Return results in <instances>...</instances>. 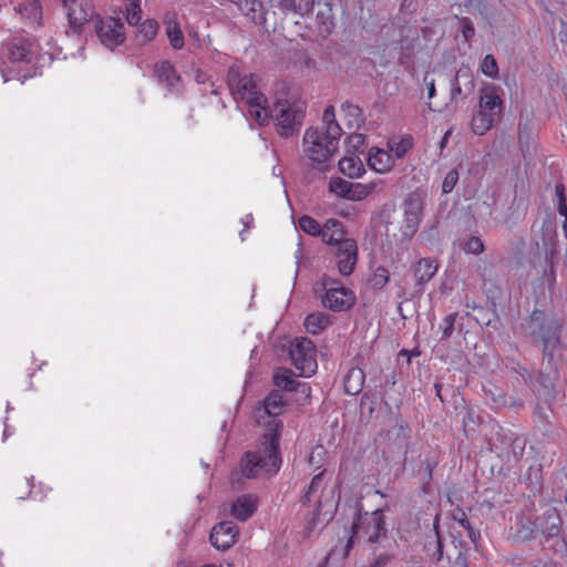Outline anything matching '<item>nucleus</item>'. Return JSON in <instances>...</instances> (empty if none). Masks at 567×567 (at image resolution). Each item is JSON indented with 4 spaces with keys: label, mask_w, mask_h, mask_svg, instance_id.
I'll list each match as a JSON object with an SVG mask.
<instances>
[{
    "label": "nucleus",
    "mask_w": 567,
    "mask_h": 567,
    "mask_svg": "<svg viewBox=\"0 0 567 567\" xmlns=\"http://www.w3.org/2000/svg\"><path fill=\"white\" fill-rule=\"evenodd\" d=\"M282 422L272 419L268 423L267 432L261 436L260 447L256 452H247L241 458V473L247 478H255L260 473L276 474L281 465L279 449Z\"/></svg>",
    "instance_id": "1"
},
{
    "label": "nucleus",
    "mask_w": 567,
    "mask_h": 567,
    "mask_svg": "<svg viewBox=\"0 0 567 567\" xmlns=\"http://www.w3.org/2000/svg\"><path fill=\"white\" fill-rule=\"evenodd\" d=\"M519 332L533 344H540L544 359L553 368L556 350L561 342V324L540 309H534L519 324Z\"/></svg>",
    "instance_id": "2"
},
{
    "label": "nucleus",
    "mask_w": 567,
    "mask_h": 567,
    "mask_svg": "<svg viewBox=\"0 0 567 567\" xmlns=\"http://www.w3.org/2000/svg\"><path fill=\"white\" fill-rule=\"evenodd\" d=\"M351 530L352 535L349 537L344 546L342 555L343 558L349 556L354 545L353 537L359 533H362V535L365 537L368 548L381 546L384 544H390L393 546V543L396 542L389 535L383 508H378L372 513H362L361 509H358L351 526Z\"/></svg>",
    "instance_id": "3"
},
{
    "label": "nucleus",
    "mask_w": 567,
    "mask_h": 567,
    "mask_svg": "<svg viewBox=\"0 0 567 567\" xmlns=\"http://www.w3.org/2000/svg\"><path fill=\"white\" fill-rule=\"evenodd\" d=\"M339 140V136L332 137L327 131L311 126L305 132L302 153L313 167L326 171L328 162L338 151Z\"/></svg>",
    "instance_id": "4"
},
{
    "label": "nucleus",
    "mask_w": 567,
    "mask_h": 567,
    "mask_svg": "<svg viewBox=\"0 0 567 567\" xmlns=\"http://www.w3.org/2000/svg\"><path fill=\"white\" fill-rule=\"evenodd\" d=\"M502 89L495 84H485L480 91L478 111L472 118V130L477 135L485 134L501 120L504 101Z\"/></svg>",
    "instance_id": "5"
},
{
    "label": "nucleus",
    "mask_w": 567,
    "mask_h": 567,
    "mask_svg": "<svg viewBox=\"0 0 567 567\" xmlns=\"http://www.w3.org/2000/svg\"><path fill=\"white\" fill-rule=\"evenodd\" d=\"M323 241L337 246L336 256L340 274L343 276L352 274L358 260V246L354 239L344 238L343 224L340 220H327Z\"/></svg>",
    "instance_id": "6"
},
{
    "label": "nucleus",
    "mask_w": 567,
    "mask_h": 567,
    "mask_svg": "<svg viewBox=\"0 0 567 567\" xmlns=\"http://www.w3.org/2000/svg\"><path fill=\"white\" fill-rule=\"evenodd\" d=\"M272 117L276 121L278 133L284 137H289L299 131L303 117L305 106L302 103H289L288 101H277L274 106Z\"/></svg>",
    "instance_id": "7"
},
{
    "label": "nucleus",
    "mask_w": 567,
    "mask_h": 567,
    "mask_svg": "<svg viewBox=\"0 0 567 567\" xmlns=\"http://www.w3.org/2000/svg\"><path fill=\"white\" fill-rule=\"evenodd\" d=\"M289 357L295 368L300 371V375L309 378L316 373L318 368L317 351L310 339L306 337L296 338L290 343Z\"/></svg>",
    "instance_id": "8"
},
{
    "label": "nucleus",
    "mask_w": 567,
    "mask_h": 567,
    "mask_svg": "<svg viewBox=\"0 0 567 567\" xmlns=\"http://www.w3.org/2000/svg\"><path fill=\"white\" fill-rule=\"evenodd\" d=\"M65 14L68 19L66 34L81 35L89 23H94L100 13L95 9L92 0H75L72 4L66 7Z\"/></svg>",
    "instance_id": "9"
},
{
    "label": "nucleus",
    "mask_w": 567,
    "mask_h": 567,
    "mask_svg": "<svg viewBox=\"0 0 567 567\" xmlns=\"http://www.w3.org/2000/svg\"><path fill=\"white\" fill-rule=\"evenodd\" d=\"M93 32L100 43L110 50L122 45L126 39L124 22L115 17L100 14L93 23Z\"/></svg>",
    "instance_id": "10"
},
{
    "label": "nucleus",
    "mask_w": 567,
    "mask_h": 567,
    "mask_svg": "<svg viewBox=\"0 0 567 567\" xmlns=\"http://www.w3.org/2000/svg\"><path fill=\"white\" fill-rule=\"evenodd\" d=\"M326 293L322 303L326 308L341 312L350 309L355 303V296L352 290L341 286L334 279H327L323 282Z\"/></svg>",
    "instance_id": "11"
},
{
    "label": "nucleus",
    "mask_w": 567,
    "mask_h": 567,
    "mask_svg": "<svg viewBox=\"0 0 567 567\" xmlns=\"http://www.w3.org/2000/svg\"><path fill=\"white\" fill-rule=\"evenodd\" d=\"M322 478H323V473H319V474L315 475L312 477L311 483L308 486L307 491L300 498V503L302 506H309L311 504H313V506H315L312 516H311V518L308 519L306 527H305L307 534H311L316 529L318 522H319V516H320V512H321V507H322V501H321V494L323 491Z\"/></svg>",
    "instance_id": "12"
},
{
    "label": "nucleus",
    "mask_w": 567,
    "mask_h": 567,
    "mask_svg": "<svg viewBox=\"0 0 567 567\" xmlns=\"http://www.w3.org/2000/svg\"><path fill=\"white\" fill-rule=\"evenodd\" d=\"M422 214V202L417 196H410L404 203V225L401 226L402 236L412 238L416 233Z\"/></svg>",
    "instance_id": "13"
},
{
    "label": "nucleus",
    "mask_w": 567,
    "mask_h": 567,
    "mask_svg": "<svg viewBox=\"0 0 567 567\" xmlns=\"http://www.w3.org/2000/svg\"><path fill=\"white\" fill-rule=\"evenodd\" d=\"M238 527L233 522H220L213 527L209 540L219 550L229 549L237 539Z\"/></svg>",
    "instance_id": "14"
},
{
    "label": "nucleus",
    "mask_w": 567,
    "mask_h": 567,
    "mask_svg": "<svg viewBox=\"0 0 567 567\" xmlns=\"http://www.w3.org/2000/svg\"><path fill=\"white\" fill-rule=\"evenodd\" d=\"M371 557L367 567H395L399 561V545L396 542L393 546L384 544L369 548Z\"/></svg>",
    "instance_id": "15"
},
{
    "label": "nucleus",
    "mask_w": 567,
    "mask_h": 567,
    "mask_svg": "<svg viewBox=\"0 0 567 567\" xmlns=\"http://www.w3.org/2000/svg\"><path fill=\"white\" fill-rule=\"evenodd\" d=\"M551 410L537 403L533 413L535 429L547 440L555 441L558 435V429L550 421Z\"/></svg>",
    "instance_id": "16"
},
{
    "label": "nucleus",
    "mask_w": 567,
    "mask_h": 567,
    "mask_svg": "<svg viewBox=\"0 0 567 567\" xmlns=\"http://www.w3.org/2000/svg\"><path fill=\"white\" fill-rule=\"evenodd\" d=\"M475 87L474 79L468 68H460L451 81V102L458 96L466 99Z\"/></svg>",
    "instance_id": "17"
},
{
    "label": "nucleus",
    "mask_w": 567,
    "mask_h": 567,
    "mask_svg": "<svg viewBox=\"0 0 567 567\" xmlns=\"http://www.w3.org/2000/svg\"><path fill=\"white\" fill-rule=\"evenodd\" d=\"M234 3L238 10L256 25L265 27L266 10L261 0H228Z\"/></svg>",
    "instance_id": "18"
},
{
    "label": "nucleus",
    "mask_w": 567,
    "mask_h": 567,
    "mask_svg": "<svg viewBox=\"0 0 567 567\" xmlns=\"http://www.w3.org/2000/svg\"><path fill=\"white\" fill-rule=\"evenodd\" d=\"M536 529L546 537H555L560 533L561 518L557 509L549 508L535 522Z\"/></svg>",
    "instance_id": "19"
},
{
    "label": "nucleus",
    "mask_w": 567,
    "mask_h": 567,
    "mask_svg": "<svg viewBox=\"0 0 567 567\" xmlns=\"http://www.w3.org/2000/svg\"><path fill=\"white\" fill-rule=\"evenodd\" d=\"M33 44L23 38L12 39L7 43L9 59L12 62L30 63L33 59Z\"/></svg>",
    "instance_id": "20"
},
{
    "label": "nucleus",
    "mask_w": 567,
    "mask_h": 567,
    "mask_svg": "<svg viewBox=\"0 0 567 567\" xmlns=\"http://www.w3.org/2000/svg\"><path fill=\"white\" fill-rule=\"evenodd\" d=\"M536 246L544 254L545 260L558 258L557 233L550 225L542 227L540 241L537 240Z\"/></svg>",
    "instance_id": "21"
},
{
    "label": "nucleus",
    "mask_w": 567,
    "mask_h": 567,
    "mask_svg": "<svg viewBox=\"0 0 567 567\" xmlns=\"http://www.w3.org/2000/svg\"><path fill=\"white\" fill-rule=\"evenodd\" d=\"M437 269V264L430 258H422L417 261L413 270L416 293H423L425 284L435 276Z\"/></svg>",
    "instance_id": "22"
},
{
    "label": "nucleus",
    "mask_w": 567,
    "mask_h": 567,
    "mask_svg": "<svg viewBox=\"0 0 567 567\" xmlns=\"http://www.w3.org/2000/svg\"><path fill=\"white\" fill-rule=\"evenodd\" d=\"M257 497L251 494L239 496L231 505V515L241 520H247L257 509Z\"/></svg>",
    "instance_id": "23"
},
{
    "label": "nucleus",
    "mask_w": 567,
    "mask_h": 567,
    "mask_svg": "<svg viewBox=\"0 0 567 567\" xmlns=\"http://www.w3.org/2000/svg\"><path fill=\"white\" fill-rule=\"evenodd\" d=\"M155 75L158 82L165 84L166 87L172 92H178V83L181 76L175 71L174 66L168 61H162L157 63L154 69Z\"/></svg>",
    "instance_id": "24"
},
{
    "label": "nucleus",
    "mask_w": 567,
    "mask_h": 567,
    "mask_svg": "<svg viewBox=\"0 0 567 567\" xmlns=\"http://www.w3.org/2000/svg\"><path fill=\"white\" fill-rule=\"evenodd\" d=\"M246 103L248 105L249 116L254 121L261 126L269 123V118L272 117L274 110L269 111L266 106L267 97L265 95L252 97V100Z\"/></svg>",
    "instance_id": "25"
},
{
    "label": "nucleus",
    "mask_w": 567,
    "mask_h": 567,
    "mask_svg": "<svg viewBox=\"0 0 567 567\" xmlns=\"http://www.w3.org/2000/svg\"><path fill=\"white\" fill-rule=\"evenodd\" d=\"M368 163L377 172L390 171L393 166L392 154L384 150L371 148L369 152Z\"/></svg>",
    "instance_id": "26"
},
{
    "label": "nucleus",
    "mask_w": 567,
    "mask_h": 567,
    "mask_svg": "<svg viewBox=\"0 0 567 567\" xmlns=\"http://www.w3.org/2000/svg\"><path fill=\"white\" fill-rule=\"evenodd\" d=\"M287 401L279 390H272L264 400L265 413L269 416H278L282 413Z\"/></svg>",
    "instance_id": "27"
},
{
    "label": "nucleus",
    "mask_w": 567,
    "mask_h": 567,
    "mask_svg": "<svg viewBox=\"0 0 567 567\" xmlns=\"http://www.w3.org/2000/svg\"><path fill=\"white\" fill-rule=\"evenodd\" d=\"M258 95H264L261 92H258L256 90V82L254 81L252 75L249 76H243L241 83L236 89L234 99L236 101L241 100L245 102H249L252 100V97H256Z\"/></svg>",
    "instance_id": "28"
},
{
    "label": "nucleus",
    "mask_w": 567,
    "mask_h": 567,
    "mask_svg": "<svg viewBox=\"0 0 567 567\" xmlns=\"http://www.w3.org/2000/svg\"><path fill=\"white\" fill-rule=\"evenodd\" d=\"M331 324V318L324 312H315L305 320L306 330L311 334H318Z\"/></svg>",
    "instance_id": "29"
},
{
    "label": "nucleus",
    "mask_w": 567,
    "mask_h": 567,
    "mask_svg": "<svg viewBox=\"0 0 567 567\" xmlns=\"http://www.w3.org/2000/svg\"><path fill=\"white\" fill-rule=\"evenodd\" d=\"M17 11L22 18L30 21V23L40 25L42 19V8L38 0H30L17 8Z\"/></svg>",
    "instance_id": "30"
},
{
    "label": "nucleus",
    "mask_w": 567,
    "mask_h": 567,
    "mask_svg": "<svg viewBox=\"0 0 567 567\" xmlns=\"http://www.w3.org/2000/svg\"><path fill=\"white\" fill-rule=\"evenodd\" d=\"M274 384L280 390L291 392L297 383L296 374L288 368H278L272 377Z\"/></svg>",
    "instance_id": "31"
},
{
    "label": "nucleus",
    "mask_w": 567,
    "mask_h": 567,
    "mask_svg": "<svg viewBox=\"0 0 567 567\" xmlns=\"http://www.w3.org/2000/svg\"><path fill=\"white\" fill-rule=\"evenodd\" d=\"M339 169L350 178H358L364 173V166L359 157H343L339 161Z\"/></svg>",
    "instance_id": "32"
},
{
    "label": "nucleus",
    "mask_w": 567,
    "mask_h": 567,
    "mask_svg": "<svg viewBox=\"0 0 567 567\" xmlns=\"http://www.w3.org/2000/svg\"><path fill=\"white\" fill-rule=\"evenodd\" d=\"M164 23H165L166 34L169 39L171 45L175 50L182 49L184 45V37H183V33H182L178 22L175 19L169 18V19H165Z\"/></svg>",
    "instance_id": "33"
},
{
    "label": "nucleus",
    "mask_w": 567,
    "mask_h": 567,
    "mask_svg": "<svg viewBox=\"0 0 567 567\" xmlns=\"http://www.w3.org/2000/svg\"><path fill=\"white\" fill-rule=\"evenodd\" d=\"M388 145L392 157L394 156L395 158L401 159L413 147V138L411 135H405L400 140L392 138Z\"/></svg>",
    "instance_id": "34"
},
{
    "label": "nucleus",
    "mask_w": 567,
    "mask_h": 567,
    "mask_svg": "<svg viewBox=\"0 0 567 567\" xmlns=\"http://www.w3.org/2000/svg\"><path fill=\"white\" fill-rule=\"evenodd\" d=\"M322 123L323 126L321 130L327 131L329 134H332V137H341L342 130L339 123L336 121L334 107L332 105L326 107L322 115Z\"/></svg>",
    "instance_id": "35"
},
{
    "label": "nucleus",
    "mask_w": 567,
    "mask_h": 567,
    "mask_svg": "<svg viewBox=\"0 0 567 567\" xmlns=\"http://www.w3.org/2000/svg\"><path fill=\"white\" fill-rule=\"evenodd\" d=\"M363 372L360 369L351 370L344 378V389L349 394H357L361 390Z\"/></svg>",
    "instance_id": "36"
},
{
    "label": "nucleus",
    "mask_w": 567,
    "mask_h": 567,
    "mask_svg": "<svg viewBox=\"0 0 567 567\" xmlns=\"http://www.w3.org/2000/svg\"><path fill=\"white\" fill-rule=\"evenodd\" d=\"M298 225L300 229L309 235H320L323 238V231L326 225L321 228L319 223L308 215H303L299 218Z\"/></svg>",
    "instance_id": "37"
},
{
    "label": "nucleus",
    "mask_w": 567,
    "mask_h": 567,
    "mask_svg": "<svg viewBox=\"0 0 567 567\" xmlns=\"http://www.w3.org/2000/svg\"><path fill=\"white\" fill-rule=\"evenodd\" d=\"M556 371L545 372L540 371L536 379V383L540 386L544 395H551L555 389Z\"/></svg>",
    "instance_id": "38"
},
{
    "label": "nucleus",
    "mask_w": 567,
    "mask_h": 567,
    "mask_svg": "<svg viewBox=\"0 0 567 567\" xmlns=\"http://www.w3.org/2000/svg\"><path fill=\"white\" fill-rule=\"evenodd\" d=\"M141 0H128L125 8V19L128 24L137 25L142 19Z\"/></svg>",
    "instance_id": "39"
},
{
    "label": "nucleus",
    "mask_w": 567,
    "mask_h": 567,
    "mask_svg": "<svg viewBox=\"0 0 567 567\" xmlns=\"http://www.w3.org/2000/svg\"><path fill=\"white\" fill-rule=\"evenodd\" d=\"M158 30V23L155 20H146L140 24L138 39L141 43H146L154 39Z\"/></svg>",
    "instance_id": "40"
},
{
    "label": "nucleus",
    "mask_w": 567,
    "mask_h": 567,
    "mask_svg": "<svg viewBox=\"0 0 567 567\" xmlns=\"http://www.w3.org/2000/svg\"><path fill=\"white\" fill-rule=\"evenodd\" d=\"M395 430H396V440L393 443V445L396 449L398 453H402L405 456L408 453L409 439H410L406 425L401 423L396 426Z\"/></svg>",
    "instance_id": "41"
},
{
    "label": "nucleus",
    "mask_w": 567,
    "mask_h": 567,
    "mask_svg": "<svg viewBox=\"0 0 567 567\" xmlns=\"http://www.w3.org/2000/svg\"><path fill=\"white\" fill-rule=\"evenodd\" d=\"M350 187L351 182L344 181L340 177L331 178L329 183L330 192L347 199L349 198Z\"/></svg>",
    "instance_id": "42"
},
{
    "label": "nucleus",
    "mask_w": 567,
    "mask_h": 567,
    "mask_svg": "<svg viewBox=\"0 0 567 567\" xmlns=\"http://www.w3.org/2000/svg\"><path fill=\"white\" fill-rule=\"evenodd\" d=\"M389 271L386 268L380 266L374 270L369 282L373 289H382L389 281Z\"/></svg>",
    "instance_id": "43"
},
{
    "label": "nucleus",
    "mask_w": 567,
    "mask_h": 567,
    "mask_svg": "<svg viewBox=\"0 0 567 567\" xmlns=\"http://www.w3.org/2000/svg\"><path fill=\"white\" fill-rule=\"evenodd\" d=\"M482 72L489 78H497L498 65L496 59L492 54L485 55L481 64Z\"/></svg>",
    "instance_id": "44"
},
{
    "label": "nucleus",
    "mask_w": 567,
    "mask_h": 567,
    "mask_svg": "<svg viewBox=\"0 0 567 567\" xmlns=\"http://www.w3.org/2000/svg\"><path fill=\"white\" fill-rule=\"evenodd\" d=\"M467 254L478 255L484 250V244L480 237L472 236L461 245Z\"/></svg>",
    "instance_id": "45"
},
{
    "label": "nucleus",
    "mask_w": 567,
    "mask_h": 567,
    "mask_svg": "<svg viewBox=\"0 0 567 567\" xmlns=\"http://www.w3.org/2000/svg\"><path fill=\"white\" fill-rule=\"evenodd\" d=\"M341 110L346 112L348 117L354 120L355 122L363 121V111L360 106L347 101L341 104Z\"/></svg>",
    "instance_id": "46"
},
{
    "label": "nucleus",
    "mask_w": 567,
    "mask_h": 567,
    "mask_svg": "<svg viewBox=\"0 0 567 567\" xmlns=\"http://www.w3.org/2000/svg\"><path fill=\"white\" fill-rule=\"evenodd\" d=\"M458 177H460V176H458V172H457V169H455V168H454V169H451V171L446 174V176H445V178H444V181H443V184H442V192H443L444 194H449V193H451V192L453 190V188L455 187V185L457 184V182H458Z\"/></svg>",
    "instance_id": "47"
},
{
    "label": "nucleus",
    "mask_w": 567,
    "mask_h": 567,
    "mask_svg": "<svg viewBox=\"0 0 567 567\" xmlns=\"http://www.w3.org/2000/svg\"><path fill=\"white\" fill-rule=\"evenodd\" d=\"M369 194V190L365 186L359 183H351L349 198L350 200H361L365 198Z\"/></svg>",
    "instance_id": "48"
},
{
    "label": "nucleus",
    "mask_w": 567,
    "mask_h": 567,
    "mask_svg": "<svg viewBox=\"0 0 567 567\" xmlns=\"http://www.w3.org/2000/svg\"><path fill=\"white\" fill-rule=\"evenodd\" d=\"M456 317H457V313H450L449 316H446L443 319V334H442L441 340H446L452 336V333L454 331V323H455Z\"/></svg>",
    "instance_id": "49"
},
{
    "label": "nucleus",
    "mask_w": 567,
    "mask_h": 567,
    "mask_svg": "<svg viewBox=\"0 0 567 567\" xmlns=\"http://www.w3.org/2000/svg\"><path fill=\"white\" fill-rule=\"evenodd\" d=\"M243 78L240 76L238 70L236 69H229L227 73V84L231 92V94H235L236 89L241 83Z\"/></svg>",
    "instance_id": "50"
},
{
    "label": "nucleus",
    "mask_w": 567,
    "mask_h": 567,
    "mask_svg": "<svg viewBox=\"0 0 567 567\" xmlns=\"http://www.w3.org/2000/svg\"><path fill=\"white\" fill-rule=\"evenodd\" d=\"M462 34L465 41H470L475 35V28L468 18L461 19Z\"/></svg>",
    "instance_id": "51"
},
{
    "label": "nucleus",
    "mask_w": 567,
    "mask_h": 567,
    "mask_svg": "<svg viewBox=\"0 0 567 567\" xmlns=\"http://www.w3.org/2000/svg\"><path fill=\"white\" fill-rule=\"evenodd\" d=\"M348 144L350 147H352L354 150H359L365 144V135L359 134V133L351 134L348 137Z\"/></svg>",
    "instance_id": "52"
},
{
    "label": "nucleus",
    "mask_w": 567,
    "mask_h": 567,
    "mask_svg": "<svg viewBox=\"0 0 567 567\" xmlns=\"http://www.w3.org/2000/svg\"><path fill=\"white\" fill-rule=\"evenodd\" d=\"M291 392H296L303 395V400H308L311 393V386L307 382H300L297 380V383Z\"/></svg>",
    "instance_id": "53"
},
{
    "label": "nucleus",
    "mask_w": 567,
    "mask_h": 567,
    "mask_svg": "<svg viewBox=\"0 0 567 567\" xmlns=\"http://www.w3.org/2000/svg\"><path fill=\"white\" fill-rule=\"evenodd\" d=\"M546 268L544 269V276L548 278V282L551 284L555 281L556 270L555 265L557 259L545 260Z\"/></svg>",
    "instance_id": "54"
},
{
    "label": "nucleus",
    "mask_w": 567,
    "mask_h": 567,
    "mask_svg": "<svg viewBox=\"0 0 567 567\" xmlns=\"http://www.w3.org/2000/svg\"><path fill=\"white\" fill-rule=\"evenodd\" d=\"M313 0H297V14L305 16L312 11Z\"/></svg>",
    "instance_id": "55"
},
{
    "label": "nucleus",
    "mask_w": 567,
    "mask_h": 567,
    "mask_svg": "<svg viewBox=\"0 0 567 567\" xmlns=\"http://www.w3.org/2000/svg\"><path fill=\"white\" fill-rule=\"evenodd\" d=\"M278 7L285 14L288 12L297 13V0H279Z\"/></svg>",
    "instance_id": "56"
},
{
    "label": "nucleus",
    "mask_w": 567,
    "mask_h": 567,
    "mask_svg": "<svg viewBox=\"0 0 567 567\" xmlns=\"http://www.w3.org/2000/svg\"><path fill=\"white\" fill-rule=\"evenodd\" d=\"M452 518L458 523L463 528L468 525L470 520L466 514L462 509H455L452 512Z\"/></svg>",
    "instance_id": "57"
},
{
    "label": "nucleus",
    "mask_w": 567,
    "mask_h": 567,
    "mask_svg": "<svg viewBox=\"0 0 567 567\" xmlns=\"http://www.w3.org/2000/svg\"><path fill=\"white\" fill-rule=\"evenodd\" d=\"M488 394H491V400L497 408L506 405L507 401H506L505 395L502 393V391H499L497 395L495 393H493L492 391L486 392V395H488Z\"/></svg>",
    "instance_id": "58"
},
{
    "label": "nucleus",
    "mask_w": 567,
    "mask_h": 567,
    "mask_svg": "<svg viewBox=\"0 0 567 567\" xmlns=\"http://www.w3.org/2000/svg\"><path fill=\"white\" fill-rule=\"evenodd\" d=\"M467 536L471 539V542L474 544L475 548L477 549L478 548V543H480V539H481L480 530L473 529V530H471V533L467 534Z\"/></svg>",
    "instance_id": "59"
},
{
    "label": "nucleus",
    "mask_w": 567,
    "mask_h": 567,
    "mask_svg": "<svg viewBox=\"0 0 567 567\" xmlns=\"http://www.w3.org/2000/svg\"><path fill=\"white\" fill-rule=\"evenodd\" d=\"M437 522H439V515H436V517H435L434 528H435V533H436V545H437V551H439L437 559H440L441 556H442V543H441V538H440V535H439Z\"/></svg>",
    "instance_id": "60"
},
{
    "label": "nucleus",
    "mask_w": 567,
    "mask_h": 567,
    "mask_svg": "<svg viewBox=\"0 0 567 567\" xmlns=\"http://www.w3.org/2000/svg\"><path fill=\"white\" fill-rule=\"evenodd\" d=\"M555 194H556V197L559 200H566V196H565V187L563 184H556L555 186Z\"/></svg>",
    "instance_id": "61"
},
{
    "label": "nucleus",
    "mask_w": 567,
    "mask_h": 567,
    "mask_svg": "<svg viewBox=\"0 0 567 567\" xmlns=\"http://www.w3.org/2000/svg\"><path fill=\"white\" fill-rule=\"evenodd\" d=\"M557 209H558L559 215L564 216L565 219H566L567 218V204H566V200H559Z\"/></svg>",
    "instance_id": "62"
},
{
    "label": "nucleus",
    "mask_w": 567,
    "mask_h": 567,
    "mask_svg": "<svg viewBox=\"0 0 567 567\" xmlns=\"http://www.w3.org/2000/svg\"><path fill=\"white\" fill-rule=\"evenodd\" d=\"M442 388H443V384L441 382H435L434 390H435L436 396L443 402L444 400L441 394Z\"/></svg>",
    "instance_id": "63"
},
{
    "label": "nucleus",
    "mask_w": 567,
    "mask_h": 567,
    "mask_svg": "<svg viewBox=\"0 0 567 567\" xmlns=\"http://www.w3.org/2000/svg\"><path fill=\"white\" fill-rule=\"evenodd\" d=\"M427 89H429L427 97L432 99L435 95V84H434L433 80L429 83Z\"/></svg>",
    "instance_id": "64"
}]
</instances>
